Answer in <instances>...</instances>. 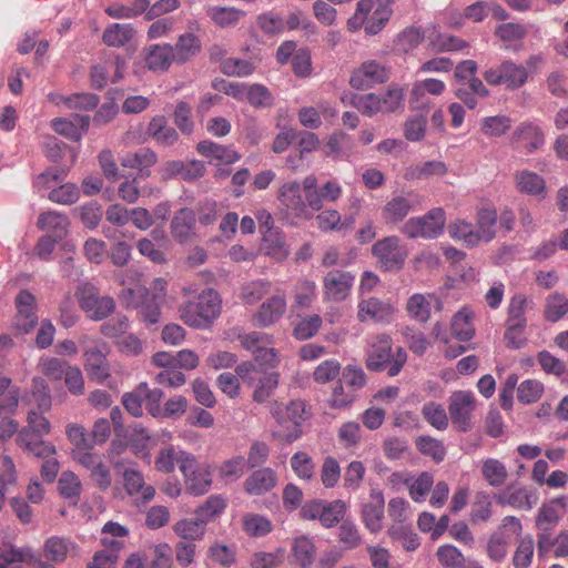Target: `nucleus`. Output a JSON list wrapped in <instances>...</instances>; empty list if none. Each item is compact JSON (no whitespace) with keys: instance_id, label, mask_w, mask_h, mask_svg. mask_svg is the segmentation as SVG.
I'll return each mask as SVG.
<instances>
[{"instance_id":"f257e3e1","label":"nucleus","mask_w":568,"mask_h":568,"mask_svg":"<svg viewBox=\"0 0 568 568\" xmlns=\"http://www.w3.org/2000/svg\"><path fill=\"white\" fill-rule=\"evenodd\" d=\"M154 290L136 285L134 288H124L120 294L121 302L128 308L138 310L140 320L145 325L158 324L161 318V306L165 300V282L162 278L154 281Z\"/></svg>"},{"instance_id":"f03ea898","label":"nucleus","mask_w":568,"mask_h":568,"mask_svg":"<svg viewBox=\"0 0 568 568\" xmlns=\"http://www.w3.org/2000/svg\"><path fill=\"white\" fill-rule=\"evenodd\" d=\"M221 304L219 293L206 288L196 300L187 301L180 307V318L190 327L209 328L220 315Z\"/></svg>"},{"instance_id":"7ed1b4c3","label":"nucleus","mask_w":568,"mask_h":568,"mask_svg":"<svg viewBox=\"0 0 568 568\" xmlns=\"http://www.w3.org/2000/svg\"><path fill=\"white\" fill-rule=\"evenodd\" d=\"M407 361V354L402 347L392 348V338L382 334L373 338L367 351L366 367L373 372L387 371L394 377L399 374Z\"/></svg>"},{"instance_id":"20e7f679","label":"nucleus","mask_w":568,"mask_h":568,"mask_svg":"<svg viewBox=\"0 0 568 568\" xmlns=\"http://www.w3.org/2000/svg\"><path fill=\"white\" fill-rule=\"evenodd\" d=\"M394 0H359L355 13L347 20V29L365 27L368 34H377L388 22Z\"/></svg>"},{"instance_id":"39448f33","label":"nucleus","mask_w":568,"mask_h":568,"mask_svg":"<svg viewBox=\"0 0 568 568\" xmlns=\"http://www.w3.org/2000/svg\"><path fill=\"white\" fill-rule=\"evenodd\" d=\"M403 89L397 84H390L382 94L354 95L352 104L362 114L373 116L377 113H392L403 109Z\"/></svg>"},{"instance_id":"423d86ee","label":"nucleus","mask_w":568,"mask_h":568,"mask_svg":"<svg viewBox=\"0 0 568 568\" xmlns=\"http://www.w3.org/2000/svg\"><path fill=\"white\" fill-rule=\"evenodd\" d=\"M446 223V213L442 207H434L425 215L409 219L402 227L408 239L433 240L442 235Z\"/></svg>"},{"instance_id":"0eeeda50","label":"nucleus","mask_w":568,"mask_h":568,"mask_svg":"<svg viewBox=\"0 0 568 568\" xmlns=\"http://www.w3.org/2000/svg\"><path fill=\"white\" fill-rule=\"evenodd\" d=\"M277 201L287 217L300 220L313 217L314 211H311L308 200L305 197L301 183L297 181L283 183L277 192Z\"/></svg>"},{"instance_id":"6e6552de","label":"nucleus","mask_w":568,"mask_h":568,"mask_svg":"<svg viewBox=\"0 0 568 568\" xmlns=\"http://www.w3.org/2000/svg\"><path fill=\"white\" fill-rule=\"evenodd\" d=\"M483 77L490 85H504L513 91L525 85L529 72L523 64H517L513 60H504L499 64L486 70Z\"/></svg>"},{"instance_id":"1a4fd4ad","label":"nucleus","mask_w":568,"mask_h":568,"mask_svg":"<svg viewBox=\"0 0 568 568\" xmlns=\"http://www.w3.org/2000/svg\"><path fill=\"white\" fill-rule=\"evenodd\" d=\"M372 254L383 272L399 271L404 266L407 251L397 236L390 235L378 240L372 246Z\"/></svg>"},{"instance_id":"9d476101","label":"nucleus","mask_w":568,"mask_h":568,"mask_svg":"<svg viewBox=\"0 0 568 568\" xmlns=\"http://www.w3.org/2000/svg\"><path fill=\"white\" fill-rule=\"evenodd\" d=\"M81 310L94 321L105 318L114 310V301L110 296H100L98 288L84 283L75 292Z\"/></svg>"},{"instance_id":"9b49d317","label":"nucleus","mask_w":568,"mask_h":568,"mask_svg":"<svg viewBox=\"0 0 568 568\" xmlns=\"http://www.w3.org/2000/svg\"><path fill=\"white\" fill-rule=\"evenodd\" d=\"M183 456L181 473L187 489L196 496L207 493L212 485L210 467L205 464H200L192 454Z\"/></svg>"},{"instance_id":"f8f14e48","label":"nucleus","mask_w":568,"mask_h":568,"mask_svg":"<svg viewBox=\"0 0 568 568\" xmlns=\"http://www.w3.org/2000/svg\"><path fill=\"white\" fill-rule=\"evenodd\" d=\"M476 406V397L470 390H456L449 396V416L458 430L465 433L471 428V415Z\"/></svg>"},{"instance_id":"ddd939ff","label":"nucleus","mask_w":568,"mask_h":568,"mask_svg":"<svg viewBox=\"0 0 568 568\" xmlns=\"http://www.w3.org/2000/svg\"><path fill=\"white\" fill-rule=\"evenodd\" d=\"M559 504L561 507L565 506V498L555 499L550 504L542 505L539 509L536 518V527L538 528V552L545 554L552 546V539L549 531L552 530L559 520V514L556 505Z\"/></svg>"},{"instance_id":"4468645a","label":"nucleus","mask_w":568,"mask_h":568,"mask_svg":"<svg viewBox=\"0 0 568 568\" xmlns=\"http://www.w3.org/2000/svg\"><path fill=\"white\" fill-rule=\"evenodd\" d=\"M355 276L343 270H332L323 277V297L326 301L343 302L352 291Z\"/></svg>"},{"instance_id":"2eb2a0df","label":"nucleus","mask_w":568,"mask_h":568,"mask_svg":"<svg viewBox=\"0 0 568 568\" xmlns=\"http://www.w3.org/2000/svg\"><path fill=\"white\" fill-rule=\"evenodd\" d=\"M286 308L285 295L274 294L261 303L252 315V323L256 327H271L283 318Z\"/></svg>"},{"instance_id":"dca6fc26","label":"nucleus","mask_w":568,"mask_h":568,"mask_svg":"<svg viewBox=\"0 0 568 568\" xmlns=\"http://www.w3.org/2000/svg\"><path fill=\"white\" fill-rule=\"evenodd\" d=\"M387 80L388 71L386 68L374 60H368L353 71L349 84L356 90H367Z\"/></svg>"},{"instance_id":"f3484780","label":"nucleus","mask_w":568,"mask_h":568,"mask_svg":"<svg viewBox=\"0 0 568 568\" xmlns=\"http://www.w3.org/2000/svg\"><path fill=\"white\" fill-rule=\"evenodd\" d=\"M17 315L14 326L20 333H29L38 323L37 302L29 291H20L16 296Z\"/></svg>"},{"instance_id":"a211bd4d","label":"nucleus","mask_w":568,"mask_h":568,"mask_svg":"<svg viewBox=\"0 0 568 568\" xmlns=\"http://www.w3.org/2000/svg\"><path fill=\"white\" fill-rule=\"evenodd\" d=\"M510 141L516 149L530 154L544 145L545 136L539 125L521 122L514 130Z\"/></svg>"},{"instance_id":"6ab92c4d","label":"nucleus","mask_w":568,"mask_h":568,"mask_svg":"<svg viewBox=\"0 0 568 568\" xmlns=\"http://www.w3.org/2000/svg\"><path fill=\"white\" fill-rule=\"evenodd\" d=\"M395 313L394 306L376 297L359 301L357 305V318L359 322H384L388 323Z\"/></svg>"},{"instance_id":"aec40b11","label":"nucleus","mask_w":568,"mask_h":568,"mask_svg":"<svg viewBox=\"0 0 568 568\" xmlns=\"http://www.w3.org/2000/svg\"><path fill=\"white\" fill-rule=\"evenodd\" d=\"M385 499L382 490L371 489L369 501L363 505L362 519L371 532H378L383 527Z\"/></svg>"},{"instance_id":"412c9836","label":"nucleus","mask_w":568,"mask_h":568,"mask_svg":"<svg viewBox=\"0 0 568 568\" xmlns=\"http://www.w3.org/2000/svg\"><path fill=\"white\" fill-rule=\"evenodd\" d=\"M432 303L436 304L437 310H442L443 303L434 293H415L407 300V314L416 322L426 323L430 318Z\"/></svg>"},{"instance_id":"4be33fe9","label":"nucleus","mask_w":568,"mask_h":568,"mask_svg":"<svg viewBox=\"0 0 568 568\" xmlns=\"http://www.w3.org/2000/svg\"><path fill=\"white\" fill-rule=\"evenodd\" d=\"M84 368L90 379L99 384L110 376L106 356L97 345L84 351Z\"/></svg>"},{"instance_id":"5701e85b","label":"nucleus","mask_w":568,"mask_h":568,"mask_svg":"<svg viewBox=\"0 0 568 568\" xmlns=\"http://www.w3.org/2000/svg\"><path fill=\"white\" fill-rule=\"evenodd\" d=\"M271 413L280 424L291 422L296 427L310 415L305 402L301 399L291 400L287 405L275 403Z\"/></svg>"},{"instance_id":"b1692460","label":"nucleus","mask_w":568,"mask_h":568,"mask_svg":"<svg viewBox=\"0 0 568 568\" xmlns=\"http://www.w3.org/2000/svg\"><path fill=\"white\" fill-rule=\"evenodd\" d=\"M37 226L45 232V235H51L62 241L69 232L70 221L63 213L48 211L39 215Z\"/></svg>"},{"instance_id":"393cba45","label":"nucleus","mask_w":568,"mask_h":568,"mask_svg":"<svg viewBox=\"0 0 568 568\" xmlns=\"http://www.w3.org/2000/svg\"><path fill=\"white\" fill-rule=\"evenodd\" d=\"M90 118L88 115L79 114H75L72 120L55 118L51 121V126L55 133L75 142L82 139V135L88 130Z\"/></svg>"},{"instance_id":"a878e982","label":"nucleus","mask_w":568,"mask_h":568,"mask_svg":"<svg viewBox=\"0 0 568 568\" xmlns=\"http://www.w3.org/2000/svg\"><path fill=\"white\" fill-rule=\"evenodd\" d=\"M316 557V547L312 538L298 536L292 540L291 564L298 568H310Z\"/></svg>"},{"instance_id":"bb28decb","label":"nucleus","mask_w":568,"mask_h":568,"mask_svg":"<svg viewBox=\"0 0 568 568\" xmlns=\"http://www.w3.org/2000/svg\"><path fill=\"white\" fill-rule=\"evenodd\" d=\"M261 250L276 262L284 261L290 254L285 243V235L278 229L263 231Z\"/></svg>"},{"instance_id":"cd10ccee","label":"nucleus","mask_w":568,"mask_h":568,"mask_svg":"<svg viewBox=\"0 0 568 568\" xmlns=\"http://www.w3.org/2000/svg\"><path fill=\"white\" fill-rule=\"evenodd\" d=\"M196 219L191 209L183 207L172 219L171 233L179 243L187 242L195 230Z\"/></svg>"},{"instance_id":"c85d7f7f","label":"nucleus","mask_w":568,"mask_h":568,"mask_svg":"<svg viewBox=\"0 0 568 568\" xmlns=\"http://www.w3.org/2000/svg\"><path fill=\"white\" fill-rule=\"evenodd\" d=\"M124 489L130 496H140L143 503H148L154 498L155 489L151 485H146L143 474L135 469H125L123 473Z\"/></svg>"},{"instance_id":"c756f323","label":"nucleus","mask_w":568,"mask_h":568,"mask_svg":"<svg viewBox=\"0 0 568 568\" xmlns=\"http://www.w3.org/2000/svg\"><path fill=\"white\" fill-rule=\"evenodd\" d=\"M276 485L275 471L268 467L252 473L244 483V489L250 495L261 496Z\"/></svg>"},{"instance_id":"7c9ffc66","label":"nucleus","mask_w":568,"mask_h":568,"mask_svg":"<svg viewBox=\"0 0 568 568\" xmlns=\"http://www.w3.org/2000/svg\"><path fill=\"white\" fill-rule=\"evenodd\" d=\"M135 30L130 23H110L102 33V42L111 48H122L134 37Z\"/></svg>"},{"instance_id":"2f4dec72","label":"nucleus","mask_w":568,"mask_h":568,"mask_svg":"<svg viewBox=\"0 0 568 568\" xmlns=\"http://www.w3.org/2000/svg\"><path fill=\"white\" fill-rule=\"evenodd\" d=\"M343 189L335 180H329L318 187L316 192L310 194L308 205L311 211L318 212L324 207V203L336 202L342 195Z\"/></svg>"},{"instance_id":"473e14b6","label":"nucleus","mask_w":568,"mask_h":568,"mask_svg":"<svg viewBox=\"0 0 568 568\" xmlns=\"http://www.w3.org/2000/svg\"><path fill=\"white\" fill-rule=\"evenodd\" d=\"M197 152L209 159L216 160L221 163H234L240 159V155L229 146L217 144L213 141H201L196 146Z\"/></svg>"},{"instance_id":"72a5a7b5","label":"nucleus","mask_w":568,"mask_h":568,"mask_svg":"<svg viewBox=\"0 0 568 568\" xmlns=\"http://www.w3.org/2000/svg\"><path fill=\"white\" fill-rule=\"evenodd\" d=\"M413 209L412 201L406 196H394L382 210V217L386 224H398Z\"/></svg>"},{"instance_id":"f704fd0d","label":"nucleus","mask_w":568,"mask_h":568,"mask_svg":"<svg viewBox=\"0 0 568 568\" xmlns=\"http://www.w3.org/2000/svg\"><path fill=\"white\" fill-rule=\"evenodd\" d=\"M452 334L460 342H467L473 338L475 327L473 324V311L464 306L459 310L452 320Z\"/></svg>"},{"instance_id":"c9c22d12","label":"nucleus","mask_w":568,"mask_h":568,"mask_svg":"<svg viewBox=\"0 0 568 568\" xmlns=\"http://www.w3.org/2000/svg\"><path fill=\"white\" fill-rule=\"evenodd\" d=\"M146 133L159 144L170 146L178 140V133L174 128L169 126L166 119L158 115L149 122Z\"/></svg>"},{"instance_id":"e433bc0d","label":"nucleus","mask_w":568,"mask_h":568,"mask_svg":"<svg viewBox=\"0 0 568 568\" xmlns=\"http://www.w3.org/2000/svg\"><path fill=\"white\" fill-rule=\"evenodd\" d=\"M206 520L197 516L196 518H186L179 520L174 526V532L182 538V541L200 540L205 532Z\"/></svg>"},{"instance_id":"4c0bfd02","label":"nucleus","mask_w":568,"mask_h":568,"mask_svg":"<svg viewBox=\"0 0 568 568\" xmlns=\"http://www.w3.org/2000/svg\"><path fill=\"white\" fill-rule=\"evenodd\" d=\"M146 65L153 71H165L169 67L175 62L171 44H155L150 48V51L145 58Z\"/></svg>"},{"instance_id":"58836bf2","label":"nucleus","mask_w":568,"mask_h":568,"mask_svg":"<svg viewBox=\"0 0 568 568\" xmlns=\"http://www.w3.org/2000/svg\"><path fill=\"white\" fill-rule=\"evenodd\" d=\"M497 211L491 207L480 209L476 217V235L480 242H489L495 237L497 223Z\"/></svg>"},{"instance_id":"ea45409f","label":"nucleus","mask_w":568,"mask_h":568,"mask_svg":"<svg viewBox=\"0 0 568 568\" xmlns=\"http://www.w3.org/2000/svg\"><path fill=\"white\" fill-rule=\"evenodd\" d=\"M175 63H184L195 57L201 50V41L193 33L180 36L175 45H172Z\"/></svg>"},{"instance_id":"a19ab883","label":"nucleus","mask_w":568,"mask_h":568,"mask_svg":"<svg viewBox=\"0 0 568 568\" xmlns=\"http://www.w3.org/2000/svg\"><path fill=\"white\" fill-rule=\"evenodd\" d=\"M182 455H191L185 450H178L174 446H166L159 450L154 459V468L161 473H172L175 466L181 470V460L184 458Z\"/></svg>"},{"instance_id":"79ce46f5","label":"nucleus","mask_w":568,"mask_h":568,"mask_svg":"<svg viewBox=\"0 0 568 568\" xmlns=\"http://www.w3.org/2000/svg\"><path fill=\"white\" fill-rule=\"evenodd\" d=\"M481 476L491 487H501L508 478V471L503 462L497 458H487L481 463Z\"/></svg>"},{"instance_id":"37998d69","label":"nucleus","mask_w":568,"mask_h":568,"mask_svg":"<svg viewBox=\"0 0 568 568\" xmlns=\"http://www.w3.org/2000/svg\"><path fill=\"white\" fill-rule=\"evenodd\" d=\"M58 490L70 505L77 506L82 493V484L74 473L63 471L58 480Z\"/></svg>"},{"instance_id":"c03bdc74","label":"nucleus","mask_w":568,"mask_h":568,"mask_svg":"<svg viewBox=\"0 0 568 568\" xmlns=\"http://www.w3.org/2000/svg\"><path fill=\"white\" fill-rule=\"evenodd\" d=\"M34 555L30 547L18 548L6 542L0 546V564L7 568L18 562L30 565Z\"/></svg>"},{"instance_id":"a18cd8bd","label":"nucleus","mask_w":568,"mask_h":568,"mask_svg":"<svg viewBox=\"0 0 568 568\" xmlns=\"http://www.w3.org/2000/svg\"><path fill=\"white\" fill-rule=\"evenodd\" d=\"M73 544L65 538L53 536L45 540L43 545V556L48 561L60 564L65 560Z\"/></svg>"},{"instance_id":"49530a36","label":"nucleus","mask_w":568,"mask_h":568,"mask_svg":"<svg viewBox=\"0 0 568 568\" xmlns=\"http://www.w3.org/2000/svg\"><path fill=\"white\" fill-rule=\"evenodd\" d=\"M155 163L156 154L148 148H142L136 152L128 153L121 160V164L124 168L136 169L142 172L143 175L149 174V172H145V170Z\"/></svg>"},{"instance_id":"de8ad7c7","label":"nucleus","mask_w":568,"mask_h":568,"mask_svg":"<svg viewBox=\"0 0 568 568\" xmlns=\"http://www.w3.org/2000/svg\"><path fill=\"white\" fill-rule=\"evenodd\" d=\"M448 234L455 241H463L465 245L474 247L479 244L475 227L470 222L456 220L448 225Z\"/></svg>"},{"instance_id":"09e8293b","label":"nucleus","mask_w":568,"mask_h":568,"mask_svg":"<svg viewBox=\"0 0 568 568\" xmlns=\"http://www.w3.org/2000/svg\"><path fill=\"white\" fill-rule=\"evenodd\" d=\"M291 468L294 474L304 481H311L315 478V463L306 452H297L290 459Z\"/></svg>"},{"instance_id":"8fccbe9b","label":"nucleus","mask_w":568,"mask_h":568,"mask_svg":"<svg viewBox=\"0 0 568 568\" xmlns=\"http://www.w3.org/2000/svg\"><path fill=\"white\" fill-rule=\"evenodd\" d=\"M272 283L267 280L258 278L243 285L241 290V300L248 305L261 301L271 292Z\"/></svg>"},{"instance_id":"3c124183","label":"nucleus","mask_w":568,"mask_h":568,"mask_svg":"<svg viewBox=\"0 0 568 568\" xmlns=\"http://www.w3.org/2000/svg\"><path fill=\"white\" fill-rule=\"evenodd\" d=\"M206 13L221 28L235 26L244 16L243 11L232 7H209Z\"/></svg>"},{"instance_id":"603ef678","label":"nucleus","mask_w":568,"mask_h":568,"mask_svg":"<svg viewBox=\"0 0 568 568\" xmlns=\"http://www.w3.org/2000/svg\"><path fill=\"white\" fill-rule=\"evenodd\" d=\"M353 223V217L342 221V215L337 210H324L316 215L317 227L324 232L342 230Z\"/></svg>"},{"instance_id":"864d4df0","label":"nucleus","mask_w":568,"mask_h":568,"mask_svg":"<svg viewBox=\"0 0 568 568\" xmlns=\"http://www.w3.org/2000/svg\"><path fill=\"white\" fill-rule=\"evenodd\" d=\"M424 419L438 430H445L448 427V417L445 407L436 402H427L422 407Z\"/></svg>"},{"instance_id":"5fc2aeb1","label":"nucleus","mask_w":568,"mask_h":568,"mask_svg":"<svg viewBox=\"0 0 568 568\" xmlns=\"http://www.w3.org/2000/svg\"><path fill=\"white\" fill-rule=\"evenodd\" d=\"M388 535L392 539L400 541L406 551H414L420 545L419 538L410 525H392L388 528Z\"/></svg>"},{"instance_id":"6e6d98bb","label":"nucleus","mask_w":568,"mask_h":568,"mask_svg":"<svg viewBox=\"0 0 568 568\" xmlns=\"http://www.w3.org/2000/svg\"><path fill=\"white\" fill-rule=\"evenodd\" d=\"M433 484H434V476L428 471L422 473L417 478H414L412 476L410 483L407 486L409 497L415 503L425 501L428 493L432 489Z\"/></svg>"},{"instance_id":"4d7b16f0","label":"nucleus","mask_w":568,"mask_h":568,"mask_svg":"<svg viewBox=\"0 0 568 568\" xmlns=\"http://www.w3.org/2000/svg\"><path fill=\"white\" fill-rule=\"evenodd\" d=\"M517 187L528 194H540L545 190L544 179L535 172L523 170L515 175Z\"/></svg>"},{"instance_id":"13d9d810","label":"nucleus","mask_w":568,"mask_h":568,"mask_svg":"<svg viewBox=\"0 0 568 568\" xmlns=\"http://www.w3.org/2000/svg\"><path fill=\"white\" fill-rule=\"evenodd\" d=\"M568 313V300L559 293L550 294L546 298L544 316L549 322H557Z\"/></svg>"},{"instance_id":"bf43d9fd","label":"nucleus","mask_w":568,"mask_h":568,"mask_svg":"<svg viewBox=\"0 0 568 568\" xmlns=\"http://www.w3.org/2000/svg\"><path fill=\"white\" fill-rule=\"evenodd\" d=\"M40 372L51 381H60L68 372L69 365L65 361L58 357L44 356L39 361Z\"/></svg>"},{"instance_id":"052dcab7","label":"nucleus","mask_w":568,"mask_h":568,"mask_svg":"<svg viewBox=\"0 0 568 568\" xmlns=\"http://www.w3.org/2000/svg\"><path fill=\"white\" fill-rule=\"evenodd\" d=\"M138 392L143 396V403L149 414L153 417H162L161 400L163 398V392L160 388H149L146 383H141L138 386Z\"/></svg>"},{"instance_id":"680f3d73","label":"nucleus","mask_w":568,"mask_h":568,"mask_svg":"<svg viewBox=\"0 0 568 568\" xmlns=\"http://www.w3.org/2000/svg\"><path fill=\"white\" fill-rule=\"evenodd\" d=\"M436 556L443 568H466L464 555L454 545L446 544L439 546Z\"/></svg>"},{"instance_id":"e2e57ef3","label":"nucleus","mask_w":568,"mask_h":568,"mask_svg":"<svg viewBox=\"0 0 568 568\" xmlns=\"http://www.w3.org/2000/svg\"><path fill=\"white\" fill-rule=\"evenodd\" d=\"M345 513L346 505L343 500L324 501L320 521L324 527L331 528L343 519Z\"/></svg>"},{"instance_id":"0e129e2a","label":"nucleus","mask_w":568,"mask_h":568,"mask_svg":"<svg viewBox=\"0 0 568 568\" xmlns=\"http://www.w3.org/2000/svg\"><path fill=\"white\" fill-rule=\"evenodd\" d=\"M532 494L524 487L508 489L500 498V503L507 504L517 509L529 510L532 508L535 500H531Z\"/></svg>"},{"instance_id":"69168bd1","label":"nucleus","mask_w":568,"mask_h":568,"mask_svg":"<svg viewBox=\"0 0 568 568\" xmlns=\"http://www.w3.org/2000/svg\"><path fill=\"white\" fill-rule=\"evenodd\" d=\"M510 126L511 120L506 115L486 116L481 120V132L489 138L504 135Z\"/></svg>"},{"instance_id":"338daca9","label":"nucleus","mask_w":568,"mask_h":568,"mask_svg":"<svg viewBox=\"0 0 568 568\" xmlns=\"http://www.w3.org/2000/svg\"><path fill=\"white\" fill-rule=\"evenodd\" d=\"M535 542L531 536L521 538L513 556L515 568H528L534 556Z\"/></svg>"},{"instance_id":"774afa93","label":"nucleus","mask_w":568,"mask_h":568,"mask_svg":"<svg viewBox=\"0 0 568 568\" xmlns=\"http://www.w3.org/2000/svg\"><path fill=\"white\" fill-rule=\"evenodd\" d=\"M285 551L282 548H277L275 551L265 552L260 551L252 556L251 567L252 568H277L284 561Z\"/></svg>"}]
</instances>
